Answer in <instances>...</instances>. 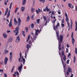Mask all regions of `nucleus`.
<instances>
[{"label":"nucleus","mask_w":77,"mask_h":77,"mask_svg":"<svg viewBox=\"0 0 77 77\" xmlns=\"http://www.w3.org/2000/svg\"><path fill=\"white\" fill-rule=\"evenodd\" d=\"M71 24L70 25V27L71 29H72V20H71Z\"/></svg>","instance_id":"41"},{"label":"nucleus","mask_w":77,"mask_h":77,"mask_svg":"<svg viewBox=\"0 0 77 77\" xmlns=\"http://www.w3.org/2000/svg\"><path fill=\"white\" fill-rule=\"evenodd\" d=\"M26 21L28 22L29 21V20H30V17L29 16H28V17L26 18Z\"/></svg>","instance_id":"27"},{"label":"nucleus","mask_w":77,"mask_h":77,"mask_svg":"<svg viewBox=\"0 0 77 77\" xmlns=\"http://www.w3.org/2000/svg\"><path fill=\"white\" fill-rule=\"evenodd\" d=\"M64 19H63L62 20V23H64Z\"/></svg>","instance_id":"59"},{"label":"nucleus","mask_w":77,"mask_h":77,"mask_svg":"<svg viewBox=\"0 0 77 77\" xmlns=\"http://www.w3.org/2000/svg\"><path fill=\"white\" fill-rule=\"evenodd\" d=\"M8 53V50H6L5 53Z\"/></svg>","instance_id":"62"},{"label":"nucleus","mask_w":77,"mask_h":77,"mask_svg":"<svg viewBox=\"0 0 77 77\" xmlns=\"http://www.w3.org/2000/svg\"><path fill=\"white\" fill-rule=\"evenodd\" d=\"M75 53L77 54V48H75Z\"/></svg>","instance_id":"37"},{"label":"nucleus","mask_w":77,"mask_h":77,"mask_svg":"<svg viewBox=\"0 0 77 77\" xmlns=\"http://www.w3.org/2000/svg\"><path fill=\"white\" fill-rule=\"evenodd\" d=\"M3 36L4 38H7V35H6V34L5 33L3 34Z\"/></svg>","instance_id":"23"},{"label":"nucleus","mask_w":77,"mask_h":77,"mask_svg":"<svg viewBox=\"0 0 77 77\" xmlns=\"http://www.w3.org/2000/svg\"><path fill=\"white\" fill-rule=\"evenodd\" d=\"M26 3V0H22V5H24Z\"/></svg>","instance_id":"15"},{"label":"nucleus","mask_w":77,"mask_h":77,"mask_svg":"<svg viewBox=\"0 0 77 77\" xmlns=\"http://www.w3.org/2000/svg\"><path fill=\"white\" fill-rule=\"evenodd\" d=\"M46 9H47V12H48V11H50V10L49 8H48V7H47V6H46Z\"/></svg>","instance_id":"34"},{"label":"nucleus","mask_w":77,"mask_h":77,"mask_svg":"<svg viewBox=\"0 0 77 77\" xmlns=\"http://www.w3.org/2000/svg\"><path fill=\"white\" fill-rule=\"evenodd\" d=\"M67 48H69V45L68 44H67Z\"/></svg>","instance_id":"58"},{"label":"nucleus","mask_w":77,"mask_h":77,"mask_svg":"<svg viewBox=\"0 0 77 77\" xmlns=\"http://www.w3.org/2000/svg\"><path fill=\"white\" fill-rule=\"evenodd\" d=\"M29 42V44H31V43H32V42H31V41L30 40Z\"/></svg>","instance_id":"60"},{"label":"nucleus","mask_w":77,"mask_h":77,"mask_svg":"<svg viewBox=\"0 0 77 77\" xmlns=\"http://www.w3.org/2000/svg\"><path fill=\"white\" fill-rule=\"evenodd\" d=\"M35 34L36 35H38V32H39V29H37V30H36V29H35Z\"/></svg>","instance_id":"12"},{"label":"nucleus","mask_w":77,"mask_h":77,"mask_svg":"<svg viewBox=\"0 0 77 77\" xmlns=\"http://www.w3.org/2000/svg\"><path fill=\"white\" fill-rule=\"evenodd\" d=\"M20 57L19 58L18 62H21V52H20Z\"/></svg>","instance_id":"13"},{"label":"nucleus","mask_w":77,"mask_h":77,"mask_svg":"<svg viewBox=\"0 0 77 77\" xmlns=\"http://www.w3.org/2000/svg\"><path fill=\"white\" fill-rule=\"evenodd\" d=\"M22 68H23V66H22V65H20V66H19L18 67V69L20 73L21 72V69Z\"/></svg>","instance_id":"7"},{"label":"nucleus","mask_w":77,"mask_h":77,"mask_svg":"<svg viewBox=\"0 0 77 77\" xmlns=\"http://www.w3.org/2000/svg\"><path fill=\"white\" fill-rule=\"evenodd\" d=\"M73 32H72V35H71V38H72V44H74L75 42V39L74 38H73Z\"/></svg>","instance_id":"6"},{"label":"nucleus","mask_w":77,"mask_h":77,"mask_svg":"<svg viewBox=\"0 0 77 77\" xmlns=\"http://www.w3.org/2000/svg\"><path fill=\"white\" fill-rule=\"evenodd\" d=\"M33 37V39L34 40H35V39H36V38L37 37V36L36 35H35V36H34Z\"/></svg>","instance_id":"40"},{"label":"nucleus","mask_w":77,"mask_h":77,"mask_svg":"<svg viewBox=\"0 0 77 77\" xmlns=\"http://www.w3.org/2000/svg\"><path fill=\"white\" fill-rule=\"evenodd\" d=\"M69 72H71V73L72 72V69L69 67L68 68V70L66 72L67 75H69Z\"/></svg>","instance_id":"3"},{"label":"nucleus","mask_w":77,"mask_h":77,"mask_svg":"<svg viewBox=\"0 0 77 77\" xmlns=\"http://www.w3.org/2000/svg\"><path fill=\"white\" fill-rule=\"evenodd\" d=\"M31 11L32 13H33V12H34V11H35V8H31Z\"/></svg>","instance_id":"32"},{"label":"nucleus","mask_w":77,"mask_h":77,"mask_svg":"<svg viewBox=\"0 0 77 77\" xmlns=\"http://www.w3.org/2000/svg\"><path fill=\"white\" fill-rule=\"evenodd\" d=\"M22 35H23V36H26V35L24 34L25 33V32H24V31H23L22 32Z\"/></svg>","instance_id":"29"},{"label":"nucleus","mask_w":77,"mask_h":77,"mask_svg":"<svg viewBox=\"0 0 77 77\" xmlns=\"http://www.w3.org/2000/svg\"><path fill=\"white\" fill-rule=\"evenodd\" d=\"M8 8H7L6 11L5 12V15H7V13H8Z\"/></svg>","instance_id":"19"},{"label":"nucleus","mask_w":77,"mask_h":77,"mask_svg":"<svg viewBox=\"0 0 77 77\" xmlns=\"http://www.w3.org/2000/svg\"><path fill=\"white\" fill-rule=\"evenodd\" d=\"M20 41V36H17V39L16 40V42L17 43L19 42Z\"/></svg>","instance_id":"11"},{"label":"nucleus","mask_w":77,"mask_h":77,"mask_svg":"<svg viewBox=\"0 0 77 77\" xmlns=\"http://www.w3.org/2000/svg\"><path fill=\"white\" fill-rule=\"evenodd\" d=\"M64 51H62V56H63V60L64 61H65L66 60V55L64 54Z\"/></svg>","instance_id":"5"},{"label":"nucleus","mask_w":77,"mask_h":77,"mask_svg":"<svg viewBox=\"0 0 77 77\" xmlns=\"http://www.w3.org/2000/svg\"><path fill=\"white\" fill-rule=\"evenodd\" d=\"M43 18L44 21H45L47 20V18H46V16H44L43 17Z\"/></svg>","instance_id":"21"},{"label":"nucleus","mask_w":77,"mask_h":77,"mask_svg":"<svg viewBox=\"0 0 77 77\" xmlns=\"http://www.w3.org/2000/svg\"><path fill=\"white\" fill-rule=\"evenodd\" d=\"M65 16L66 17V20H68L69 18H68V15L66 12L65 13Z\"/></svg>","instance_id":"14"},{"label":"nucleus","mask_w":77,"mask_h":77,"mask_svg":"<svg viewBox=\"0 0 77 77\" xmlns=\"http://www.w3.org/2000/svg\"><path fill=\"white\" fill-rule=\"evenodd\" d=\"M12 52H11L10 53V56L11 57H12Z\"/></svg>","instance_id":"51"},{"label":"nucleus","mask_w":77,"mask_h":77,"mask_svg":"<svg viewBox=\"0 0 77 77\" xmlns=\"http://www.w3.org/2000/svg\"><path fill=\"white\" fill-rule=\"evenodd\" d=\"M66 53H68V49L66 48Z\"/></svg>","instance_id":"54"},{"label":"nucleus","mask_w":77,"mask_h":77,"mask_svg":"<svg viewBox=\"0 0 77 77\" xmlns=\"http://www.w3.org/2000/svg\"><path fill=\"white\" fill-rule=\"evenodd\" d=\"M60 58H61V60L62 62V64L63 65V68H65L66 67V63H64V64H63V60H62V56H60Z\"/></svg>","instance_id":"9"},{"label":"nucleus","mask_w":77,"mask_h":77,"mask_svg":"<svg viewBox=\"0 0 77 77\" xmlns=\"http://www.w3.org/2000/svg\"><path fill=\"white\" fill-rule=\"evenodd\" d=\"M17 74V72H14V74H13V75L15 76V77H16V75Z\"/></svg>","instance_id":"52"},{"label":"nucleus","mask_w":77,"mask_h":77,"mask_svg":"<svg viewBox=\"0 0 77 77\" xmlns=\"http://www.w3.org/2000/svg\"><path fill=\"white\" fill-rule=\"evenodd\" d=\"M39 21H40V19H38L36 20L37 24H39Z\"/></svg>","instance_id":"18"},{"label":"nucleus","mask_w":77,"mask_h":77,"mask_svg":"<svg viewBox=\"0 0 77 77\" xmlns=\"http://www.w3.org/2000/svg\"><path fill=\"white\" fill-rule=\"evenodd\" d=\"M30 35H29L28 36L27 39L26 41L27 42L29 41V39H30Z\"/></svg>","instance_id":"24"},{"label":"nucleus","mask_w":77,"mask_h":77,"mask_svg":"<svg viewBox=\"0 0 77 77\" xmlns=\"http://www.w3.org/2000/svg\"><path fill=\"white\" fill-rule=\"evenodd\" d=\"M33 27H34V24L32 23L31 25V27L32 28V29H33Z\"/></svg>","instance_id":"30"},{"label":"nucleus","mask_w":77,"mask_h":77,"mask_svg":"<svg viewBox=\"0 0 77 77\" xmlns=\"http://www.w3.org/2000/svg\"><path fill=\"white\" fill-rule=\"evenodd\" d=\"M75 31H77V26H75Z\"/></svg>","instance_id":"64"},{"label":"nucleus","mask_w":77,"mask_h":77,"mask_svg":"<svg viewBox=\"0 0 77 77\" xmlns=\"http://www.w3.org/2000/svg\"><path fill=\"white\" fill-rule=\"evenodd\" d=\"M19 32L18 31H17V32L15 33V35H18V34Z\"/></svg>","instance_id":"50"},{"label":"nucleus","mask_w":77,"mask_h":77,"mask_svg":"<svg viewBox=\"0 0 77 77\" xmlns=\"http://www.w3.org/2000/svg\"><path fill=\"white\" fill-rule=\"evenodd\" d=\"M68 6L70 8H71V6H72V4H71L69 3L68 4Z\"/></svg>","instance_id":"31"},{"label":"nucleus","mask_w":77,"mask_h":77,"mask_svg":"<svg viewBox=\"0 0 77 77\" xmlns=\"http://www.w3.org/2000/svg\"><path fill=\"white\" fill-rule=\"evenodd\" d=\"M0 72H1L2 73H3V69L1 70V69H0Z\"/></svg>","instance_id":"53"},{"label":"nucleus","mask_w":77,"mask_h":77,"mask_svg":"<svg viewBox=\"0 0 77 77\" xmlns=\"http://www.w3.org/2000/svg\"><path fill=\"white\" fill-rule=\"evenodd\" d=\"M34 14H32L31 17V19L32 20H34Z\"/></svg>","instance_id":"28"},{"label":"nucleus","mask_w":77,"mask_h":77,"mask_svg":"<svg viewBox=\"0 0 77 77\" xmlns=\"http://www.w3.org/2000/svg\"><path fill=\"white\" fill-rule=\"evenodd\" d=\"M62 49L63 50V49H64V46L63 45V46L62 47Z\"/></svg>","instance_id":"55"},{"label":"nucleus","mask_w":77,"mask_h":77,"mask_svg":"<svg viewBox=\"0 0 77 77\" xmlns=\"http://www.w3.org/2000/svg\"><path fill=\"white\" fill-rule=\"evenodd\" d=\"M12 3L11 2L10 4V7H9V9H11V8H12Z\"/></svg>","instance_id":"36"},{"label":"nucleus","mask_w":77,"mask_h":77,"mask_svg":"<svg viewBox=\"0 0 77 77\" xmlns=\"http://www.w3.org/2000/svg\"><path fill=\"white\" fill-rule=\"evenodd\" d=\"M47 11V8H45L43 9V11L45 12Z\"/></svg>","instance_id":"56"},{"label":"nucleus","mask_w":77,"mask_h":77,"mask_svg":"<svg viewBox=\"0 0 77 77\" xmlns=\"http://www.w3.org/2000/svg\"><path fill=\"white\" fill-rule=\"evenodd\" d=\"M58 48H59V51H60V50H61V49H62V48H61V47H60V46Z\"/></svg>","instance_id":"49"},{"label":"nucleus","mask_w":77,"mask_h":77,"mask_svg":"<svg viewBox=\"0 0 77 77\" xmlns=\"http://www.w3.org/2000/svg\"><path fill=\"white\" fill-rule=\"evenodd\" d=\"M30 45L29 44H27L26 46V48H27V51H29V48H30Z\"/></svg>","instance_id":"17"},{"label":"nucleus","mask_w":77,"mask_h":77,"mask_svg":"<svg viewBox=\"0 0 77 77\" xmlns=\"http://www.w3.org/2000/svg\"><path fill=\"white\" fill-rule=\"evenodd\" d=\"M56 36L58 38L57 40L58 41V46L59 47H60L61 46V45L62 44V41H63V36L62 35H61L59 36V33L58 32H56Z\"/></svg>","instance_id":"1"},{"label":"nucleus","mask_w":77,"mask_h":77,"mask_svg":"<svg viewBox=\"0 0 77 77\" xmlns=\"http://www.w3.org/2000/svg\"><path fill=\"white\" fill-rule=\"evenodd\" d=\"M25 30H26V32H28V27H26L25 28Z\"/></svg>","instance_id":"42"},{"label":"nucleus","mask_w":77,"mask_h":77,"mask_svg":"<svg viewBox=\"0 0 77 77\" xmlns=\"http://www.w3.org/2000/svg\"><path fill=\"white\" fill-rule=\"evenodd\" d=\"M18 21L19 22L18 23V25L17 27L16 28V29L15 30H14V33H15L16 32H18V30H19V29H20V28L19 26H20V24H21V19L20 18H18Z\"/></svg>","instance_id":"2"},{"label":"nucleus","mask_w":77,"mask_h":77,"mask_svg":"<svg viewBox=\"0 0 77 77\" xmlns=\"http://www.w3.org/2000/svg\"><path fill=\"white\" fill-rule=\"evenodd\" d=\"M69 60H68L66 62L67 64H69Z\"/></svg>","instance_id":"46"},{"label":"nucleus","mask_w":77,"mask_h":77,"mask_svg":"<svg viewBox=\"0 0 77 77\" xmlns=\"http://www.w3.org/2000/svg\"><path fill=\"white\" fill-rule=\"evenodd\" d=\"M59 23H57V25L55 26H54V25L53 26V29H54V30H55V31H56V32H57V31L56 30V29H57L58 27H59Z\"/></svg>","instance_id":"4"},{"label":"nucleus","mask_w":77,"mask_h":77,"mask_svg":"<svg viewBox=\"0 0 77 77\" xmlns=\"http://www.w3.org/2000/svg\"><path fill=\"white\" fill-rule=\"evenodd\" d=\"M74 63H75V62L76 59V57H75V55H74Z\"/></svg>","instance_id":"35"},{"label":"nucleus","mask_w":77,"mask_h":77,"mask_svg":"<svg viewBox=\"0 0 77 77\" xmlns=\"http://www.w3.org/2000/svg\"><path fill=\"white\" fill-rule=\"evenodd\" d=\"M25 9V8H24V7H22V8H21V10H22V12H23L24 11V10Z\"/></svg>","instance_id":"33"},{"label":"nucleus","mask_w":77,"mask_h":77,"mask_svg":"<svg viewBox=\"0 0 77 77\" xmlns=\"http://www.w3.org/2000/svg\"><path fill=\"white\" fill-rule=\"evenodd\" d=\"M61 26L62 27H63L64 26H65V25L63 23H62L61 24Z\"/></svg>","instance_id":"48"},{"label":"nucleus","mask_w":77,"mask_h":77,"mask_svg":"<svg viewBox=\"0 0 77 77\" xmlns=\"http://www.w3.org/2000/svg\"><path fill=\"white\" fill-rule=\"evenodd\" d=\"M13 41V37H10L9 38L8 41V42H12Z\"/></svg>","instance_id":"10"},{"label":"nucleus","mask_w":77,"mask_h":77,"mask_svg":"<svg viewBox=\"0 0 77 77\" xmlns=\"http://www.w3.org/2000/svg\"><path fill=\"white\" fill-rule=\"evenodd\" d=\"M8 60V58L7 57H5L4 60V64L6 65L7 64V62Z\"/></svg>","instance_id":"8"},{"label":"nucleus","mask_w":77,"mask_h":77,"mask_svg":"<svg viewBox=\"0 0 77 77\" xmlns=\"http://www.w3.org/2000/svg\"><path fill=\"white\" fill-rule=\"evenodd\" d=\"M19 9V8L18 7H17L16 8L15 11V13H16L17 12V11Z\"/></svg>","instance_id":"39"},{"label":"nucleus","mask_w":77,"mask_h":77,"mask_svg":"<svg viewBox=\"0 0 77 77\" xmlns=\"http://www.w3.org/2000/svg\"><path fill=\"white\" fill-rule=\"evenodd\" d=\"M71 56V53H69L67 56L68 57H69Z\"/></svg>","instance_id":"43"},{"label":"nucleus","mask_w":77,"mask_h":77,"mask_svg":"<svg viewBox=\"0 0 77 77\" xmlns=\"http://www.w3.org/2000/svg\"><path fill=\"white\" fill-rule=\"evenodd\" d=\"M66 22H67V25L68 26V27H70L69 26V19H67V20H66Z\"/></svg>","instance_id":"22"},{"label":"nucleus","mask_w":77,"mask_h":77,"mask_svg":"<svg viewBox=\"0 0 77 77\" xmlns=\"http://www.w3.org/2000/svg\"><path fill=\"white\" fill-rule=\"evenodd\" d=\"M58 14H59V15H60L61 14V13H60V11H58Z\"/></svg>","instance_id":"63"},{"label":"nucleus","mask_w":77,"mask_h":77,"mask_svg":"<svg viewBox=\"0 0 77 77\" xmlns=\"http://www.w3.org/2000/svg\"><path fill=\"white\" fill-rule=\"evenodd\" d=\"M14 24L17 25V23H18V21L16 20V18H14Z\"/></svg>","instance_id":"16"},{"label":"nucleus","mask_w":77,"mask_h":77,"mask_svg":"<svg viewBox=\"0 0 77 77\" xmlns=\"http://www.w3.org/2000/svg\"><path fill=\"white\" fill-rule=\"evenodd\" d=\"M38 11L39 12H41V10L39 8H38Z\"/></svg>","instance_id":"61"},{"label":"nucleus","mask_w":77,"mask_h":77,"mask_svg":"<svg viewBox=\"0 0 77 77\" xmlns=\"http://www.w3.org/2000/svg\"><path fill=\"white\" fill-rule=\"evenodd\" d=\"M9 26L10 28H11V26H12V22H10L9 24Z\"/></svg>","instance_id":"26"},{"label":"nucleus","mask_w":77,"mask_h":77,"mask_svg":"<svg viewBox=\"0 0 77 77\" xmlns=\"http://www.w3.org/2000/svg\"><path fill=\"white\" fill-rule=\"evenodd\" d=\"M4 77H7V74L6 73L4 74Z\"/></svg>","instance_id":"57"},{"label":"nucleus","mask_w":77,"mask_h":77,"mask_svg":"<svg viewBox=\"0 0 77 77\" xmlns=\"http://www.w3.org/2000/svg\"><path fill=\"white\" fill-rule=\"evenodd\" d=\"M64 68V72H65V71H66V69H67V67H65Z\"/></svg>","instance_id":"47"},{"label":"nucleus","mask_w":77,"mask_h":77,"mask_svg":"<svg viewBox=\"0 0 77 77\" xmlns=\"http://www.w3.org/2000/svg\"><path fill=\"white\" fill-rule=\"evenodd\" d=\"M22 58L23 61V64H24L26 62V60H25V59L24 58H23V57H22Z\"/></svg>","instance_id":"20"},{"label":"nucleus","mask_w":77,"mask_h":77,"mask_svg":"<svg viewBox=\"0 0 77 77\" xmlns=\"http://www.w3.org/2000/svg\"><path fill=\"white\" fill-rule=\"evenodd\" d=\"M16 73L17 74V77H19V75H20V74H19V73H18V72L17 71L16 72Z\"/></svg>","instance_id":"45"},{"label":"nucleus","mask_w":77,"mask_h":77,"mask_svg":"<svg viewBox=\"0 0 77 77\" xmlns=\"http://www.w3.org/2000/svg\"><path fill=\"white\" fill-rule=\"evenodd\" d=\"M10 16V11H9L7 16V18H8Z\"/></svg>","instance_id":"25"},{"label":"nucleus","mask_w":77,"mask_h":77,"mask_svg":"<svg viewBox=\"0 0 77 77\" xmlns=\"http://www.w3.org/2000/svg\"><path fill=\"white\" fill-rule=\"evenodd\" d=\"M3 63H4L3 61H1L0 62V64H1V65H3Z\"/></svg>","instance_id":"44"},{"label":"nucleus","mask_w":77,"mask_h":77,"mask_svg":"<svg viewBox=\"0 0 77 77\" xmlns=\"http://www.w3.org/2000/svg\"><path fill=\"white\" fill-rule=\"evenodd\" d=\"M12 60V57L10 56V62H11Z\"/></svg>","instance_id":"38"}]
</instances>
